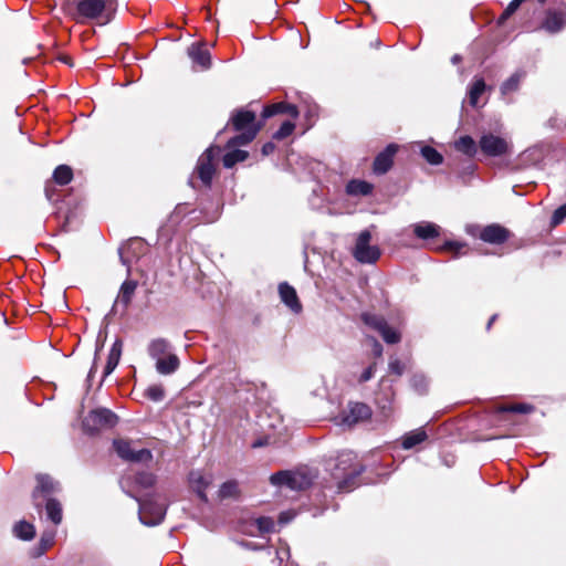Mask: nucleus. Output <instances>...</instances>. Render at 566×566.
<instances>
[{
	"mask_svg": "<svg viewBox=\"0 0 566 566\" xmlns=\"http://www.w3.org/2000/svg\"><path fill=\"white\" fill-rule=\"evenodd\" d=\"M148 355L155 360V368L159 375L168 376L178 370L180 360L172 353L171 344L165 338L151 339L147 346Z\"/></svg>",
	"mask_w": 566,
	"mask_h": 566,
	"instance_id": "f257e3e1",
	"label": "nucleus"
},
{
	"mask_svg": "<svg viewBox=\"0 0 566 566\" xmlns=\"http://www.w3.org/2000/svg\"><path fill=\"white\" fill-rule=\"evenodd\" d=\"M316 478V473L307 467L296 470L279 471L270 476L271 484L290 491H306Z\"/></svg>",
	"mask_w": 566,
	"mask_h": 566,
	"instance_id": "f03ea898",
	"label": "nucleus"
},
{
	"mask_svg": "<svg viewBox=\"0 0 566 566\" xmlns=\"http://www.w3.org/2000/svg\"><path fill=\"white\" fill-rule=\"evenodd\" d=\"M231 122L233 128L241 132L228 142V147L243 146L252 142L260 126L255 124V114L251 111L240 109L232 115Z\"/></svg>",
	"mask_w": 566,
	"mask_h": 566,
	"instance_id": "7ed1b4c3",
	"label": "nucleus"
},
{
	"mask_svg": "<svg viewBox=\"0 0 566 566\" xmlns=\"http://www.w3.org/2000/svg\"><path fill=\"white\" fill-rule=\"evenodd\" d=\"M109 6L106 0H80L76 3L74 19L77 22L97 20L101 24H106L112 19Z\"/></svg>",
	"mask_w": 566,
	"mask_h": 566,
	"instance_id": "20e7f679",
	"label": "nucleus"
},
{
	"mask_svg": "<svg viewBox=\"0 0 566 566\" xmlns=\"http://www.w3.org/2000/svg\"><path fill=\"white\" fill-rule=\"evenodd\" d=\"M353 459L354 455L352 453L342 455L334 473L336 485L340 493H349L359 484V474L363 471V467L358 463L350 468L346 467L347 462H350Z\"/></svg>",
	"mask_w": 566,
	"mask_h": 566,
	"instance_id": "39448f33",
	"label": "nucleus"
},
{
	"mask_svg": "<svg viewBox=\"0 0 566 566\" xmlns=\"http://www.w3.org/2000/svg\"><path fill=\"white\" fill-rule=\"evenodd\" d=\"M138 500L139 521L146 526L161 523L166 515L167 504L164 497H136Z\"/></svg>",
	"mask_w": 566,
	"mask_h": 566,
	"instance_id": "423d86ee",
	"label": "nucleus"
},
{
	"mask_svg": "<svg viewBox=\"0 0 566 566\" xmlns=\"http://www.w3.org/2000/svg\"><path fill=\"white\" fill-rule=\"evenodd\" d=\"M371 233L364 230L359 233L353 250L354 258L360 263H374L380 256V250L377 245L370 244Z\"/></svg>",
	"mask_w": 566,
	"mask_h": 566,
	"instance_id": "0eeeda50",
	"label": "nucleus"
},
{
	"mask_svg": "<svg viewBox=\"0 0 566 566\" xmlns=\"http://www.w3.org/2000/svg\"><path fill=\"white\" fill-rule=\"evenodd\" d=\"M116 423L117 416L106 408H97L90 411V413L83 420L84 429L90 432L113 428Z\"/></svg>",
	"mask_w": 566,
	"mask_h": 566,
	"instance_id": "6e6552de",
	"label": "nucleus"
},
{
	"mask_svg": "<svg viewBox=\"0 0 566 566\" xmlns=\"http://www.w3.org/2000/svg\"><path fill=\"white\" fill-rule=\"evenodd\" d=\"M361 319L367 326L377 331L387 344H397L400 342V333L391 328L382 316L364 313L361 314Z\"/></svg>",
	"mask_w": 566,
	"mask_h": 566,
	"instance_id": "1a4fd4ad",
	"label": "nucleus"
},
{
	"mask_svg": "<svg viewBox=\"0 0 566 566\" xmlns=\"http://www.w3.org/2000/svg\"><path fill=\"white\" fill-rule=\"evenodd\" d=\"M371 409L363 402H349L347 408L339 415L338 424L344 427H353L361 421L369 419Z\"/></svg>",
	"mask_w": 566,
	"mask_h": 566,
	"instance_id": "9d476101",
	"label": "nucleus"
},
{
	"mask_svg": "<svg viewBox=\"0 0 566 566\" xmlns=\"http://www.w3.org/2000/svg\"><path fill=\"white\" fill-rule=\"evenodd\" d=\"M219 147H209L198 159L196 172L203 185L210 186L214 175V159L219 156Z\"/></svg>",
	"mask_w": 566,
	"mask_h": 566,
	"instance_id": "9b49d317",
	"label": "nucleus"
},
{
	"mask_svg": "<svg viewBox=\"0 0 566 566\" xmlns=\"http://www.w3.org/2000/svg\"><path fill=\"white\" fill-rule=\"evenodd\" d=\"M481 151L489 157H500L510 153V143L494 134H484L479 142Z\"/></svg>",
	"mask_w": 566,
	"mask_h": 566,
	"instance_id": "f8f14e48",
	"label": "nucleus"
},
{
	"mask_svg": "<svg viewBox=\"0 0 566 566\" xmlns=\"http://www.w3.org/2000/svg\"><path fill=\"white\" fill-rule=\"evenodd\" d=\"M114 449L118 457L129 462H148L153 454L148 449L134 450L132 442L124 439H117L113 442Z\"/></svg>",
	"mask_w": 566,
	"mask_h": 566,
	"instance_id": "ddd939ff",
	"label": "nucleus"
},
{
	"mask_svg": "<svg viewBox=\"0 0 566 566\" xmlns=\"http://www.w3.org/2000/svg\"><path fill=\"white\" fill-rule=\"evenodd\" d=\"M145 250V243L139 238L130 239L126 244L119 248V258L124 265H129L133 259H137L139 253Z\"/></svg>",
	"mask_w": 566,
	"mask_h": 566,
	"instance_id": "4468645a",
	"label": "nucleus"
},
{
	"mask_svg": "<svg viewBox=\"0 0 566 566\" xmlns=\"http://www.w3.org/2000/svg\"><path fill=\"white\" fill-rule=\"evenodd\" d=\"M398 150V146L390 144L384 151L377 155L374 161V171L378 175L386 174L392 166V159Z\"/></svg>",
	"mask_w": 566,
	"mask_h": 566,
	"instance_id": "2eb2a0df",
	"label": "nucleus"
},
{
	"mask_svg": "<svg viewBox=\"0 0 566 566\" xmlns=\"http://www.w3.org/2000/svg\"><path fill=\"white\" fill-rule=\"evenodd\" d=\"M509 234V230L504 227L490 224L481 231L480 239L489 243L500 244L507 240Z\"/></svg>",
	"mask_w": 566,
	"mask_h": 566,
	"instance_id": "dca6fc26",
	"label": "nucleus"
},
{
	"mask_svg": "<svg viewBox=\"0 0 566 566\" xmlns=\"http://www.w3.org/2000/svg\"><path fill=\"white\" fill-rule=\"evenodd\" d=\"M136 287L137 283L133 280H127L122 284L117 298L113 305L114 312H116L118 307H122V311L127 308L135 294Z\"/></svg>",
	"mask_w": 566,
	"mask_h": 566,
	"instance_id": "f3484780",
	"label": "nucleus"
},
{
	"mask_svg": "<svg viewBox=\"0 0 566 566\" xmlns=\"http://www.w3.org/2000/svg\"><path fill=\"white\" fill-rule=\"evenodd\" d=\"M188 56L193 64L199 65L202 70H207L211 65V56L209 51L200 43H193L188 48Z\"/></svg>",
	"mask_w": 566,
	"mask_h": 566,
	"instance_id": "a211bd4d",
	"label": "nucleus"
},
{
	"mask_svg": "<svg viewBox=\"0 0 566 566\" xmlns=\"http://www.w3.org/2000/svg\"><path fill=\"white\" fill-rule=\"evenodd\" d=\"M279 293L282 302L289 306L294 313H300L302 310V305L296 295V291L294 287L289 285L287 283H281L279 286Z\"/></svg>",
	"mask_w": 566,
	"mask_h": 566,
	"instance_id": "6ab92c4d",
	"label": "nucleus"
},
{
	"mask_svg": "<svg viewBox=\"0 0 566 566\" xmlns=\"http://www.w3.org/2000/svg\"><path fill=\"white\" fill-rule=\"evenodd\" d=\"M35 479H36L35 491L39 493L49 495V494L59 493L62 491L61 484L59 483V481H56L49 474L40 473L36 475Z\"/></svg>",
	"mask_w": 566,
	"mask_h": 566,
	"instance_id": "aec40b11",
	"label": "nucleus"
},
{
	"mask_svg": "<svg viewBox=\"0 0 566 566\" xmlns=\"http://www.w3.org/2000/svg\"><path fill=\"white\" fill-rule=\"evenodd\" d=\"M566 25V19L563 12L548 11L542 23V28L549 33H557Z\"/></svg>",
	"mask_w": 566,
	"mask_h": 566,
	"instance_id": "412c9836",
	"label": "nucleus"
},
{
	"mask_svg": "<svg viewBox=\"0 0 566 566\" xmlns=\"http://www.w3.org/2000/svg\"><path fill=\"white\" fill-rule=\"evenodd\" d=\"M413 233L421 240L434 239L440 235L441 228L432 222L422 221L412 226Z\"/></svg>",
	"mask_w": 566,
	"mask_h": 566,
	"instance_id": "4be33fe9",
	"label": "nucleus"
},
{
	"mask_svg": "<svg viewBox=\"0 0 566 566\" xmlns=\"http://www.w3.org/2000/svg\"><path fill=\"white\" fill-rule=\"evenodd\" d=\"M211 479L203 475L200 471H192L189 474V485L196 495H205Z\"/></svg>",
	"mask_w": 566,
	"mask_h": 566,
	"instance_id": "5701e85b",
	"label": "nucleus"
},
{
	"mask_svg": "<svg viewBox=\"0 0 566 566\" xmlns=\"http://www.w3.org/2000/svg\"><path fill=\"white\" fill-rule=\"evenodd\" d=\"M428 439V434L423 428H418L407 432L402 437L401 446L403 449L409 450L416 446L424 442Z\"/></svg>",
	"mask_w": 566,
	"mask_h": 566,
	"instance_id": "b1692460",
	"label": "nucleus"
},
{
	"mask_svg": "<svg viewBox=\"0 0 566 566\" xmlns=\"http://www.w3.org/2000/svg\"><path fill=\"white\" fill-rule=\"evenodd\" d=\"M122 350L123 342L120 339H116L109 350L107 363L104 368V376H108L117 367L122 356Z\"/></svg>",
	"mask_w": 566,
	"mask_h": 566,
	"instance_id": "393cba45",
	"label": "nucleus"
},
{
	"mask_svg": "<svg viewBox=\"0 0 566 566\" xmlns=\"http://www.w3.org/2000/svg\"><path fill=\"white\" fill-rule=\"evenodd\" d=\"M12 533L21 541H31L35 536V527L32 523L21 520L13 525Z\"/></svg>",
	"mask_w": 566,
	"mask_h": 566,
	"instance_id": "a878e982",
	"label": "nucleus"
},
{
	"mask_svg": "<svg viewBox=\"0 0 566 566\" xmlns=\"http://www.w3.org/2000/svg\"><path fill=\"white\" fill-rule=\"evenodd\" d=\"M45 512L46 517L55 525L62 522V505L55 497H46Z\"/></svg>",
	"mask_w": 566,
	"mask_h": 566,
	"instance_id": "bb28decb",
	"label": "nucleus"
},
{
	"mask_svg": "<svg viewBox=\"0 0 566 566\" xmlns=\"http://www.w3.org/2000/svg\"><path fill=\"white\" fill-rule=\"evenodd\" d=\"M373 191V186L364 180L353 179L346 186V192L349 196H368Z\"/></svg>",
	"mask_w": 566,
	"mask_h": 566,
	"instance_id": "cd10ccee",
	"label": "nucleus"
},
{
	"mask_svg": "<svg viewBox=\"0 0 566 566\" xmlns=\"http://www.w3.org/2000/svg\"><path fill=\"white\" fill-rule=\"evenodd\" d=\"M55 532H44L36 547L31 549V556L38 558L42 556L54 543Z\"/></svg>",
	"mask_w": 566,
	"mask_h": 566,
	"instance_id": "c85d7f7f",
	"label": "nucleus"
},
{
	"mask_svg": "<svg viewBox=\"0 0 566 566\" xmlns=\"http://www.w3.org/2000/svg\"><path fill=\"white\" fill-rule=\"evenodd\" d=\"M454 148L469 157H473L478 151L476 144L470 136H461L458 140H455Z\"/></svg>",
	"mask_w": 566,
	"mask_h": 566,
	"instance_id": "c756f323",
	"label": "nucleus"
},
{
	"mask_svg": "<svg viewBox=\"0 0 566 566\" xmlns=\"http://www.w3.org/2000/svg\"><path fill=\"white\" fill-rule=\"evenodd\" d=\"M486 85L483 78H474L469 88V103L476 107L481 95L485 92Z\"/></svg>",
	"mask_w": 566,
	"mask_h": 566,
	"instance_id": "7c9ffc66",
	"label": "nucleus"
},
{
	"mask_svg": "<svg viewBox=\"0 0 566 566\" xmlns=\"http://www.w3.org/2000/svg\"><path fill=\"white\" fill-rule=\"evenodd\" d=\"M73 178L72 168L67 165H60L53 172V179L59 185H67Z\"/></svg>",
	"mask_w": 566,
	"mask_h": 566,
	"instance_id": "2f4dec72",
	"label": "nucleus"
},
{
	"mask_svg": "<svg viewBox=\"0 0 566 566\" xmlns=\"http://www.w3.org/2000/svg\"><path fill=\"white\" fill-rule=\"evenodd\" d=\"M247 158H248V153L245 150L234 149V150L228 151L223 156V166L226 168H231L237 163L244 161Z\"/></svg>",
	"mask_w": 566,
	"mask_h": 566,
	"instance_id": "473e14b6",
	"label": "nucleus"
},
{
	"mask_svg": "<svg viewBox=\"0 0 566 566\" xmlns=\"http://www.w3.org/2000/svg\"><path fill=\"white\" fill-rule=\"evenodd\" d=\"M524 77L523 72H515L512 76H510L501 86V93L503 95H507L512 92H515L518 88V85Z\"/></svg>",
	"mask_w": 566,
	"mask_h": 566,
	"instance_id": "72a5a7b5",
	"label": "nucleus"
},
{
	"mask_svg": "<svg viewBox=\"0 0 566 566\" xmlns=\"http://www.w3.org/2000/svg\"><path fill=\"white\" fill-rule=\"evenodd\" d=\"M421 155L430 165L437 166L443 161L442 155L431 146H423L421 148Z\"/></svg>",
	"mask_w": 566,
	"mask_h": 566,
	"instance_id": "f704fd0d",
	"label": "nucleus"
},
{
	"mask_svg": "<svg viewBox=\"0 0 566 566\" xmlns=\"http://www.w3.org/2000/svg\"><path fill=\"white\" fill-rule=\"evenodd\" d=\"M254 524L260 533V535L272 533L275 531V523L272 517L269 516H260L254 520Z\"/></svg>",
	"mask_w": 566,
	"mask_h": 566,
	"instance_id": "c9c22d12",
	"label": "nucleus"
},
{
	"mask_svg": "<svg viewBox=\"0 0 566 566\" xmlns=\"http://www.w3.org/2000/svg\"><path fill=\"white\" fill-rule=\"evenodd\" d=\"M145 396L153 401H161L165 398V389L161 385H151L146 391Z\"/></svg>",
	"mask_w": 566,
	"mask_h": 566,
	"instance_id": "e433bc0d",
	"label": "nucleus"
},
{
	"mask_svg": "<svg viewBox=\"0 0 566 566\" xmlns=\"http://www.w3.org/2000/svg\"><path fill=\"white\" fill-rule=\"evenodd\" d=\"M295 128L294 123L285 120L281 127L274 133L273 138L281 140L289 137Z\"/></svg>",
	"mask_w": 566,
	"mask_h": 566,
	"instance_id": "4c0bfd02",
	"label": "nucleus"
},
{
	"mask_svg": "<svg viewBox=\"0 0 566 566\" xmlns=\"http://www.w3.org/2000/svg\"><path fill=\"white\" fill-rule=\"evenodd\" d=\"M411 385L419 394H423L428 388V379L422 374H415L411 378Z\"/></svg>",
	"mask_w": 566,
	"mask_h": 566,
	"instance_id": "58836bf2",
	"label": "nucleus"
},
{
	"mask_svg": "<svg viewBox=\"0 0 566 566\" xmlns=\"http://www.w3.org/2000/svg\"><path fill=\"white\" fill-rule=\"evenodd\" d=\"M525 0H512L509 6L505 8L501 17L499 18V23H504L505 20H507L524 2Z\"/></svg>",
	"mask_w": 566,
	"mask_h": 566,
	"instance_id": "ea45409f",
	"label": "nucleus"
},
{
	"mask_svg": "<svg viewBox=\"0 0 566 566\" xmlns=\"http://www.w3.org/2000/svg\"><path fill=\"white\" fill-rule=\"evenodd\" d=\"M533 409V406L527 403H514L502 407L500 410L503 412L530 413Z\"/></svg>",
	"mask_w": 566,
	"mask_h": 566,
	"instance_id": "a19ab883",
	"label": "nucleus"
},
{
	"mask_svg": "<svg viewBox=\"0 0 566 566\" xmlns=\"http://www.w3.org/2000/svg\"><path fill=\"white\" fill-rule=\"evenodd\" d=\"M285 103H275L264 107L262 116L263 118H269L275 114H285Z\"/></svg>",
	"mask_w": 566,
	"mask_h": 566,
	"instance_id": "79ce46f5",
	"label": "nucleus"
},
{
	"mask_svg": "<svg viewBox=\"0 0 566 566\" xmlns=\"http://www.w3.org/2000/svg\"><path fill=\"white\" fill-rule=\"evenodd\" d=\"M239 492L238 482L234 480H230L224 482L219 490L218 495H234Z\"/></svg>",
	"mask_w": 566,
	"mask_h": 566,
	"instance_id": "37998d69",
	"label": "nucleus"
},
{
	"mask_svg": "<svg viewBox=\"0 0 566 566\" xmlns=\"http://www.w3.org/2000/svg\"><path fill=\"white\" fill-rule=\"evenodd\" d=\"M566 219V203L558 207L551 219L552 227L560 224Z\"/></svg>",
	"mask_w": 566,
	"mask_h": 566,
	"instance_id": "c03bdc74",
	"label": "nucleus"
},
{
	"mask_svg": "<svg viewBox=\"0 0 566 566\" xmlns=\"http://www.w3.org/2000/svg\"><path fill=\"white\" fill-rule=\"evenodd\" d=\"M465 248V244L462 243V242H457V241H447L442 249L447 250V251H450V252H453L454 256H458L460 254H463L464 252H462V250Z\"/></svg>",
	"mask_w": 566,
	"mask_h": 566,
	"instance_id": "a18cd8bd",
	"label": "nucleus"
},
{
	"mask_svg": "<svg viewBox=\"0 0 566 566\" xmlns=\"http://www.w3.org/2000/svg\"><path fill=\"white\" fill-rule=\"evenodd\" d=\"M296 515H297V512L295 510L283 511V512H281V514L279 516L277 523L280 526H284V525L289 524L291 521H293Z\"/></svg>",
	"mask_w": 566,
	"mask_h": 566,
	"instance_id": "49530a36",
	"label": "nucleus"
},
{
	"mask_svg": "<svg viewBox=\"0 0 566 566\" xmlns=\"http://www.w3.org/2000/svg\"><path fill=\"white\" fill-rule=\"evenodd\" d=\"M389 370L397 376H401L405 371V365L397 358L390 359Z\"/></svg>",
	"mask_w": 566,
	"mask_h": 566,
	"instance_id": "de8ad7c7",
	"label": "nucleus"
},
{
	"mask_svg": "<svg viewBox=\"0 0 566 566\" xmlns=\"http://www.w3.org/2000/svg\"><path fill=\"white\" fill-rule=\"evenodd\" d=\"M375 370H376V364L374 363V364L369 365L361 373L360 377L358 378V382L364 384V382H367L368 380H370L374 377Z\"/></svg>",
	"mask_w": 566,
	"mask_h": 566,
	"instance_id": "09e8293b",
	"label": "nucleus"
},
{
	"mask_svg": "<svg viewBox=\"0 0 566 566\" xmlns=\"http://www.w3.org/2000/svg\"><path fill=\"white\" fill-rule=\"evenodd\" d=\"M373 352L376 357L382 355V346L376 338H373Z\"/></svg>",
	"mask_w": 566,
	"mask_h": 566,
	"instance_id": "8fccbe9b",
	"label": "nucleus"
},
{
	"mask_svg": "<svg viewBox=\"0 0 566 566\" xmlns=\"http://www.w3.org/2000/svg\"><path fill=\"white\" fill-rule=\"evenodd\" d=\"M285 114L291 115L293 118H296L298 116V111L295 105L285 103Z\"/></svg>",
	"mask_w": 566,
	"mask_h": 566,
	"instance_id": "3c124183",
	"label": "nucleus"
},
{
	"mask_svg": "<svg viewBox=\"0 0 566 566\" xmlns=\"http://www.w3.org/2000/svg\"><path fill=\"white\" fill-rule=\"evenodd\" d=\"M276 556H277V558L280 559V562L282 563V562H283V559H284L285 557L287 558V557L290 556V551H289V548L283 549V551H281V552H279V551H277V552H276Z\"/></svg>",
	"mask_w": 566,
	"mask_h": 566,
	"instance_id": "603ef678",
	"label": "nucleus"
},
{
	"mask_svg": "<svg viewBox=\"0 0 566 566\" xmlns=\"http://www.w3.org/2000/svg\"><path fill=\"white\" fill-rule=\"evenodd\" d=\"M273 149V145L272 144H266L263 146V153L264 154H269V151Z\"/></svg>",
	"mask_w": 566,
	"mask_h": 566,
	"instance_id": "864d4df0",
	"label": "nucleus"
},
{
	"mask_svg": "<svg viewBox=\"0 0 566 566\" xmlns=\"http://www.w3.org/2000/svg\"><path fill=\"white\" fill-rule=\"evenodd\" d=\"M143 483L151 484L153 483V476L150 474L145 475V480Z\"/></svg>",
	"mask_w": 566,
	"mask_h": 566,
	"instance_id": "5fc2aeb1",
	"label": "nucleus"
},
{
	"mask_svg": "<svg viewBox=\"0 0 566 566\" xmlns=\"http://www.w3.org/2000/svg\"><path fill=\"white\" fill-rule=\"evenodd\" d=\"M451 61L453 64H457L461 61V56L459 54H455L452 56Z\"/></svg>",
	"mask_w": 566,
	"mask_h": 566,
	"instance_id": "6e6d98bb",
	"label": "nucleus"
},
{
	"mask_svg": "<svg viewBox=\"0 0 566 566\" xmlns=\"http://www.w3.org/2000/svg\"><path fill=\"white\" fill-rule=\"evenodd\" d=\"M495 319H496V315H493V316L490 318L489 323H488V328H490V327H491V325L493 324V322H494Z\"/></svg>",
	"mask_w": 566,
	"mask_h": 566,
	"instance_id": "4d7b16f0",
	"label": "nucleus"
},
{
	"mask_svg": "<svg viewBox=\"0 0 566 566\" xmlns=\"http://www.w3.org/2000/svg\"><path fill=\"white\" fill-rule=\"evenodd\" d=\"M252 446H253L254 448H258V447L263 446V442H261V441H256V442H254Z\"/></svg>",
	"mask_w": 566,
	"mask_h": 566,
	"instance_id": "13d9d810",
	"label": "nucleus"
},
{
	"mask_svg": "<svg viewBox=\"0 0 566 566\" xmlns=\"http://www.w3.org/2000/svg\"><path fill=\"white\" fill-rule=\"evenodd\" d=\"M379 44H380V40H379V39H377V40L375 41V45H376V46H379Z\"/></svg>",
	"mask_w": 566,
	"mask_h": 566,
	"instance_id": "bf43d9fd",
	"label": "nucleus"
},
{
	"mask_svg": "<svg viewBox=\"0 0 566 566\" xmlns=\"http://www.w3.org/2000/svg\"><path fill=\"white\" fill-rule=\"evenodd\" d=\"M539 3H544L546 0H537Z\"/></svg>",
	"mask_w": 566,
	"mask_h": 566,
	"instance_id": "052dcab7",
	"label": "nucleus"
}]
</instances>
